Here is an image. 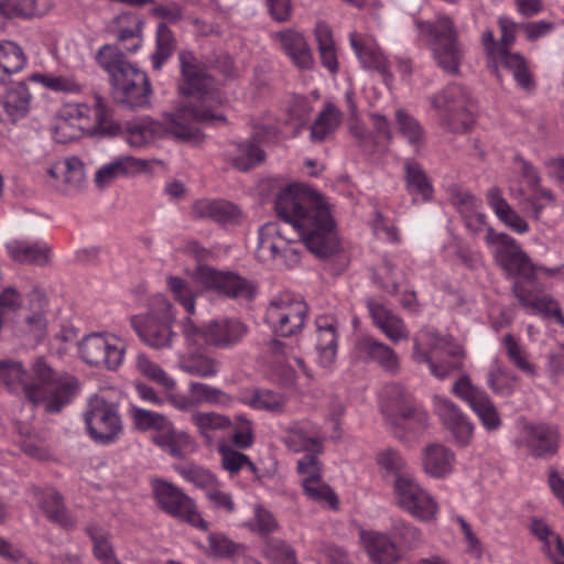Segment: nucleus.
I'll use <instances>...</instances> for the list:
<instances>
[{"label":"nucleus","mask_w":564,"mask_h":564,"mask_svg":"<svg viewBox=\"0 0 564 564\" xmlns=\"http://www.w3.org/2000/svg\"><path fill=\"white\" fill-rule=\"evenodd\" d=\"M167 284L175 299L183 305L185 311L188 314H193L195 312V293L189 284L178 276H170Z\"/></svg>","instance_id":"obj_62"},{"label":"nucleus","mask_w":564,"mask_h":564,"mask_svg":"<svg viewBox=\"0 0 564 564\" xmlns=\"http://www.w3.org/2000/svg\"><path fill=\"white\" fill-rule=\"evenodd\" d=\"M231 443L238 449H247L254 443V433L252 422L245 415L235 416L232 421Z\"/></svg>","instance_id":"obj_56"},{"label":"nucleus","mask_w":564,"mask_h":564,"mask_svg":"<svg viewBox=\"0 0 564 564\" xmlns=\"http://www.w3.org/2000/svg\"><path fill=\"white\" fill-rule=\"evenodd\" d=\"M263 553L273 564H297L295 552L280 539L268 538Z\"/></svg>","instance_id":"obj_58"},{"label":"nucleus","mask_w":564,"mask_h":564,"mask_svg":"<svg viewBox=\"0 0 564 564\" xmlns=\"http://www.w3.org/2000/svg\"><path fill=\"white\" fill-rule=\"evenodd\" d=\"M130 412L134 427L142 432L153 430L162 433L172 423L165 415L141 408L132 406Z\"/></svg>","instance_id":"obj_48"},{"label":"nucleus","mask_w":564,"mask_h":564,"mask_svg":"<svg viewBox=\"0 0 564 564\" xmlns=\"http://www.w3.org/2000/svg\"><path fill=\"white\" fill-rule=\"evenodd\" d=\"M95 131L104 137L122 134V127L112 119L113 111L100 95L94 96Z\"/></svg>","instance_id":"obj_46"},{"label":"nucleus","mask_w":564,"mask_h":564,"mask_svg":"<svg viewBox=\"0 0 564 564\" xmlns=\"http://www.w3.org/2000/svg\"><path fill=\"white\" fill-rule=\"evenodd\" d=\"M512 292L519 303L531 312L561 315V311L555 302L547 296H540L536 293L535 281L529 283L523 279H517L513 283Z\"/></svg>","instance_id":"obj_27"},{"label":"nucleus","mask_w":564,"mask_h":564,"mask_svg":"<svg viewBox=\"0 0 564 564\" xmlns=\"http://www.w3.org/2000/svg\"><path fill=\"white\" fill-rule=\"evenodd\" d=\"M152 491L159 507L172 517L207 530V522L197 512L194 501L182 489L163 479L152 480Z\"/></svg>","instance_id":"obj_15"},{"label":"nucleus","mask_w":564,"mask_h":564,"mask_svg":"<svg viewBox=\"0 0 564 564\" xmlns=\"http://www.w3.org/2000/svg\"><path fill=\"white\" fill-rule=\"evenodd\" d=\"M318 362L322 367H329L336 358L337 334L333 318L321 316L316 319Z\"/></svg>","instance_id":"obj_32"},{"label":"nucleus","mask_w":564,"mask_h":564,"mask_svg":"<svg viewBox=\"0 0 564 564\" xmlns=\"http://www.w3.org/2000/svg\"><path fill=\"white\" fill-rule=\"evenodd\" d=\"M284 444L293 452H323L321 429L310 422H297L288 427Z\"/></svg>","instance_id":"obj_23"},{"label":"nucleus","mask_w":564,"mask_h":564,"mask_svg":"<svg viewBox=\"0 0 564 564\" xmlns=\"http://www.w3.org/2000/svg\"><path fill=\"white\" fill-rule=\"evenodd\" d=\"M360 540L375 564H398L401 561V551L388 534L361 530Z\"/></svg>","instance_id":"obj_21"},{"label":"nucleus","mask_w":564,"mask_h":564,"mask_svg":"<svg viewBox=\"0 0 564 564\" xmlns=\"http://www.w3.org/2000/svg\"><path fill=\"white\" fill-rule=\"evenodd\" d=\"M382 412L390 423L414 435L423 433L429 424V415L400 383L387 384L383 389Z\"/></svg>","instance_id":"obj_7"},{"label":"nucleus","mask_w":564,"mask_h":564,"mask_svg":"<svg viewBox=\"0 0 564 564\" xmlns=\"http://www.w3.org/2000/svg\"><path fill=\"white\" fill-rule=\"evenodd\" d=\"M394 492L399 506L412 516L421 520H430L435 516V501L411 475L394 479Z\"/></svg>","instance_id":"obj_18"},{"label":"nucleus","mask_w":564,"mask_h":564,"mask_svg":"<svg viewBox=\"0 0 564 564\" xmlns=\"http://www.w3.org/2000/svg\"><path fill=\"white\" fill-rule=\"evenodd\" d=\"M367 307L373 324L392 341L399 343L409 338V332L403 321L393 314L382 303L369 299Z\"/></svg>","instance_id":"obj_24"},{"label":"nucleus","mask_w":564,"mask_h":564,"mask_svg":"<svg viewBox=\"0 0 564 564\" xmlns=\"http://www.w3.org/2000/svg\"><path fill=\"white\" fill-rule=\"evenodd\" d=\"M464 357L465 354L462 346L446 336L432 335L430 352L422 350L417 341H415L413 348V359L416 362L427 364L431 373L440 380H444L452 373L460 371Z\"/></svg>","instance_id":"obj_9"},{"label":"nucleus","mask_w":564,"mask_h":564,"mask_svg":"<svg viewBox=\"0 0 564 564\" xmlns=\"http://www.w3.org/2000/svg\"><path fill=\"white\" fill-rule=\"evenodd\" d=\"M30 302L33 306V313L25 316L24 323L28 332L34 334L36 337H42L46 330V318L44 315L45 296L39 291H33L29 294Z\"/></svg>","instance_id":"obj_49"},{"label":"nucleus","mask_w":564,"mask_h":564,"mask_svg":"<svg viewBox=\"0 0 564 564\" xmlns=\"http://www.w3.org/2000/svg\"><path fill=\"white\" fill-rule=\"evenodd\" d=\"M435 412L444 429L451 434L452 441L459 447L470 444L475 425L453 401L440 395L434 397Z\"/></svg>","instance_id":"obj_19"},{"label":"nucleus","mask_w":564,"mask_h":564,"mask_svg":"<svg viewBox=\"0 0 564 564\" xmlns=\"http://www.w3.org/2000/svg\"><path fill=\"white\" fill-rule=\"evenodd\" d=\"M152 441L175 458H184L195 449V442L191 435L175 430L172 423L162 433L153 435Z\"/></svg>","instance_id":"obj_33"},{"label":"nucleus","mask_w":564,"mask_h":564,"mask_svg":"<svg viewBox=\"0 0 564 564\" xmlns=\"http://www.w3.org/2000/svg\"><path fill=\"white\" fill-rule=\"evenodd\" d=\"M517 376L509 372L499 361L495 362V366L488 373V386L499 395H511L514 391Z\"/></svg>","instance_id":"obj_51"},{"label":"nucleus","mask_w":564,"mask_h":564,"mask_svg":"<svg viewBox=\"0 0 564 564\" xmlns=\"http://www.w3.org/2000/svg\"><path fill=\"white\" fill-rule=\"evenodd\" d=\"M188 393L193 397L196 406L207 403L229 406L232 398L225 391L202 382H191Z\"/></svg>","instance_id":"obj_47"},{"label":"nucleus","mask_w":564,"mask_h":564,"mask_svg":"<svg viewBox=\"0 0 564 564\" xmlns=\"http://www.w3.org/2000/svg\"><path fill=\"white\" fill-rule=\"evenodd\" d=\"M341 117V112L333 104H326L311 126L312 141L326 140L339 127Z\"/></svg>","instance_id":"obj_42"},{"label":"nucleus","mask_w":564,"mask_h":564,"mask_svg":"<svg viewBox=\"0 0 564 564\" xmlns=\"http://www.w3.org/2000/svg\"><path fill=\"white\" fill-rule=\"evenodd\" d=\"M247 332V326L235 318L212 319L202 325L189 316L182 321V335L188 346L230 348L241 341Z\"/></svg>","instance_id":"obj_6"},{"label":"nucleus","mask_w":564,"mask_h":564,"mask_svg":"<svg viewBox=\"0 0 564 564\" xmlns=\"http://www.w3.org/2000/svg\"><path fill=\"white\" fill-rule=\"evenodd\" d=\"M455 463V454L445 445L433 443L423 452V469L435 478H443L452 473Z\"/></svg>","instance_id":"obj_30"},{"label":"nucleus","mask_w":564,"mask_h":564,"mask_svg":"<svg viewBox=\"0 0 564 564\" xmlns=\"http://www.w3.org/2000/svg\"><path fill=\"white\" fill-rule=\"evenodd\" d=\"M285 398L276 392L265 389L256 390L245 403L256 410H265L273 413L283 412L285 406Z\"/></svg>","instance_id":"obj_50"},{"label":"nucleus","mask_w":564,"mask_h":564,"mask_svg":"<svg viewBox=\"0 0 564 564\" xmlns=\"http://www.w3.org/2000/svg\"><path fill=\"white\" fill-rule=\"evenodd\" d=\"M525 443L530 453L535 457L547 458L558 449V432L547 424L527 425Z\"/></svg>","instance_id":"obj_25"},{"label":"nucleus","mask_w":564,"mask_h":564,"mask_svg":"<svg viewBox=\"0 0 564 564\" xmlns=\"http://www.w3.org/2000/svg\"><path fill=\"white\" fill-rule=\"evenodd\" d=\"M285 54L300 69H311L314 64L311 48L304 36L293 30H285L276 34Z\"/></svg>","instance_id":"obj_31"},{"label":"nucleus","mask_w":564,"mask_h":564,"mask_svg":"<svg viewBox=\"0 0 564 564\" xmlns=\"http://www.w3.org/2000/svg\"><path fill=\"white\" fill-rule=\"evenodd\" d=\"M147 167L142 160L130 155L120 156L112 162L101 166L95 175V184L99 188H106L119 176L134 174Z\"/></svg>","instance_id":"obj_29"},{"label":"nucleus","mask_w":564,"mask_h":564,"mask_svg":"<svg viewBox=\"0 0 564 564\" xmlns=\"http://www.w3.org/2000/svg\"><path fill=\"white\" fill-rule=\"evenodd\" d=\"M31 99L25 83H14L0 97V108L3 109L7 120L15 123L28 115Z\"/></svg>","instance_id":"obj_28"},{"label":"nucleus","mask_w":564,"mask_h":564,"mask_svg":"<svg viewBox=\"0 0 564 564\" xmlns=\"http://www.w3.org/2000/svg\"><path fill=\"white\" fill-rule=\"evenodd\" d=\"M303 488L305 494L315 501H325L332 508L337 506V497L335 492L322 481L319 474L307 476L303 480Z\"/></svg>","instance_id":"obj_54"},{"label":"nucleus","mask_w":564,"mask_h":564,"mask_svg":"<svg viewBox=\"0 0 564 564\" xmlns=\"http://www.w3.org/2000/svg\"><path fill=\"white\" fill-rule=\"evenodd\" d=\"M181 64L182 80L180 91L189 97L187 105L203 109V105L212 106L214 113H219L216 108L221 104V96L217 89L216 82L207 73V68H215L225 78H234L237 69L232 58L226 53L214 54L206 62L198 61L189 51H182L178 55Z\"/></svg>","instance_id":"obj_5"},{"label":"nucleus","mask_w":564,"mask_h":564,"mask_svg":"<svg viewBox=\"0 0 564 564\" xmlns=\"http://www.w3.org/2000/svg\"><path fill=\"white\" fill-rule=\"evenodd\" d=\"M39 503L52 522H55L63 528L74 527L73 520L66 513L62 496L55 490L50 489L42 492Z\"/></svg>","instance_id":"obj_45"},{"label":"nucleus","mask_w":564,"mask_h":564,"mask_svg":"<svg viewBox=\"0 0 564 564\" xmlns=\"http://www.w3.org/2000/svg\"><path fill=\"white\" fill-rule=\"evenodd\" d=\"M171 308L172 305L163 301L161 316L153 311L144 317L142 323H139L135 317L131 319L132 326L139 337L153 349L170 348L176 336L172 330L174 316Z\"/></svg>","instance_id":"obj_16"},{"label":"nucleus","mask_w":564,"mask_h":564,"mask_svg":"<svg viewBox=\"0 0 564 564\" xmlns=\"http://www.w3.org/2000/svg\"><path fill=\"white\" fill-rule=\"evenodd\" d=\"M392 535L403 545L414 547L421 542L420 531L402 519H392Z\"/></svg>","instance_id":"obj_64"},{"label":"nucleus","mask_w":564,"mask_h":564,"mask_svg":"<svg viewBox=\"0 0 564 564\" xmlns=\"http://www.w3.org/2000/svg\"><path fill=\"white\" fill-rule=\"evenodd\" d=\"M135 367L140 373L153 382L162 386L167 391H171L176 387L175 380L169 377L167 373L158 364L151 361L143 354L138 355Z\"/></svg>","instance_id":"obj_52"},{"label":"nucleus","mask_w":564,"mask_h":564,"mask_svg":"<svg viewBox=\"0 0 564 564\" xmlns=\"http://www.w3.org/2000/svg\"><path fill=\"white\" fill-rule=\"evenodd\" d=\"M405 183L412 195H420L423 200H430L433 195V186L421 164L414 160L404 162Z\"/></svg>","instance_id":"obj_41"},{"label":"nucleus","mask_w":564,"mask_h":564,"mask_svg":"<svg viewBox=\"0 0 564 564\" xmlns=\"http://www.w3.org/2000/svg\"><path fill=\"white\" fill-rule=\"evenodd\" d=\"M63 180L61 183L52 184V187L67 195L73 191H78L85 182V171L83 162L76 158H67L63 161Z\"/></svg>","instance_id":"obj_44"},{"label":"nucleus","mask_w":564,"mask_h":564,"mask_svg":"<svg viewBox=\"0 0 564 564\" xmlns=\"http://www.w3.org/2000/svg\"><path fill=\"white\" fill-rule=\"evenodd\" d=\"M94 543V554L102 564H121L113 552V547L108 539L95 527L87 528Z\"/></svg>","instance_id":"obj_59"},{"label":"nucleus","mask_w":564,"mask_h":564,"mask_svg":"<svg viewBox=\"0 0 564 564\" xmlns=\"http://www.w3.org/2000/svg\"><path fill=\"white\" fill-rule=\"evenodd\" d=\"M275 210L285 225L267 223L260 228L256 250L259 261L293 269L301 262L302 242L321 259L338 252L334 221L316 191L290 185L278 194Z\"/></svg>","instance_id":"obj_1"},{"label":"nucleus","mask_w":564,"mask_h":564,"mask_svg":"<svg viewBox=\"0 0 564 564\" xmlns=\"http://www.w3.org/2000/svg\"><path fill=\"white\" fill-rule=\"evenodd\" d=\"M174 48L175 40L172 31L165 23H160L156 31V51L152 56L154 69L158 70L162 67Z\"/></svg>","instance_id":"obj_53"},{"label":"nucleus","mask_w":564,"mask_h":564,"mask_svg":"<svg viewBox=\"0 0 564 564\" xmlns=\"http://www.w3.org/2000/svg\"><path fill=\"white\" fill-rule=\"evenodd\" d=\"M191 421L208 445L214 443L216 432L229 430L232 425L229 416L217 412L195 411L191 415Z\"/></svg>","instance_id":"obj_38"},{"label":"nucleus","mask_w":564,"mask_h":564,"mask_svg":"<svg viewBox=\"0 0 564 564\" xmlns=\"http://www.w3.org/2000/svg\"><path fill=\"white\" fill-rule=\"evenodd\" d=\"M433 105L444 111L442 124L451 132H467L475 122L469 109L468 91L462 85L447 86L441 95L434 98Z\"/></svg>","instance_id":"obj_12"},{"label":"nucleus","mask_w":564,"mask_h":564,"mask_svg":"<svg viewBox=\"0 0 564 564\" xmlns=\"http://www.w3.org/2000/svg\"><path fill=\"white\" fill-rule=\"evenodd\" d=\"M10 257L20 263L44 267L51 260V248L41 242L14 241L7 246Z\"/></svg>","instance_id":"obj_36"},{"label":"nucleus","mask_w":564,"mask_h":564,"mask_svg":"<svg viewBox=\"0 0 564 564\" xmlns=\"http://www.w3.org/2000/svg\"><path fill=\"white\" fill-rule=\"evenodd\" d=\"M217 448L221 458L220 463L223 468L231 476L237 475L240 470L247 468L256 476V478H260L258 467L246 454L232 448L225 441H221Z\"/></svg>","instance_id":"obj_43"},{"label":"nucleus","mask_w":564,"mask_h":564,"mask_svg":"<svg viewBox=\"0 0 564 564\" xmlns=\"http://www.w3.org/2000/svg\"><path fill=\"white\" fill-rule=\"evenodd\" d=\"M196 280L207 289L216 290L229 297L250 300L254 295V286L247 279L232 273L220 272L208 267L197 270Z\"/></svg>","instance_id":"obj_20"},{"label":"nucleus","mask_w":564,"mask_h":564,"mask_svg":"<svg viewBox=\"0 0 564 564\" xmlns=\"http://www.w3.org/2000/svg\"><path fill=\"white\" fill-rule=\"evenodd\" d=\"M498 65L510 70L513 78L523 89H531L534 86L532 76L529 72L528 63L519 53H511L509 50L500 48L497 55V63L492 66V70L498 78Z\"/></svg>","instance_id":"obj_35"},{"label":"nucleus","mask_w":564,"mask_h":564,"mask_svg":"<svg viewBox=\"0 0 564 564\" xmlns=\"http://www.w3.org/2000/svg\"><path fill=\"white\" fill-rule=\"evenodd\" d=\"M376 460L380 470L387 475L394 476V479L400 476H410L405 471L406 464L404 459L397 451L392 448L380 451L377 454Z\"/></svg>","instance_id":"obj_57"},{"label":"nucleus","mask_w":564,"mask_h":564,"mask_svg":"<svg viewBox=\"0 0 564 564\" xmlns=\"http://www.w3.org/2000/svg\"><path fill=\"white\" fill-rule=\"evenodd\" d=\"M433 35V53L437 65L451 75L459 72L463 51L458 43V32L453 20L440 14L430 28Z\"/></svg>","instance_id":"obj_13"},{"label":"nucleus","mask_w":564,"mask_h":564,"mask_svg":"<svg viewBox=\"0 0 564 564\" xmlns=\"http://www.w3.org/2000/svg\"><path fill=\"white\" fill-rule=\"evenodd\" d=\"M350 44L364 67L380 72L386 80L391 78L388 63L380 48L372 41L361 39L357 33H351Z\"/></svg>","instance_id":"obj_34"},{"label":"nucleus","mask_w":564,"mask_h":564,"mask_svg":"<svg viewBox=\"0 0 564 564\" xmlns=\"http://www.w3.org/2000/svg\"><path fill=\"white\" fill-rule=\"evenodd\" d=\"M203 109L194 105L181 104L175 111L165 112L163 121H156L149 117L129 121L126 123L122 133L130 147L142 148L154 141L172 135L182 142L198 144L204 137L197 128L198 123L219 126L226 123L223 113H214L212 106L203 105Z\"/></svg>","instance_id":"obj_3"},{"label":"nucleus","mask_w":564,"mask_h":564,"mask_svg":"<svg viewBox=\"0 0 564 564\" xmlns=\"http://www.w3.org/2000/svg\"><path fill=\"white\" fill-rule=\"evenodd\" d=\"M307 313L308 306L301 296L282 293L270 302L265 321L276 335L289 337L302 329Z\"/></svg>","instance_id":"obj_10"},{"label":"nucleus","mask_w":564,"mask_h":564,"mask_svg":"<svg viewBox=\"0 0 564 564\" xmlns=\"http://www.w3.org/2000/svg\"><path fill=\"white\" fill-rule=\"evenodd\" d=\"M195 219H210L219 224H235L240 210L234 204L223 199H198L192 206Z\"/></svg>","instance_id":"obj_26"},{"label":"nucleus","mask_w":564,"mask_h":564,"mask_svg":"<svg viewBox=\"0 0 564 564\" xmlns=\"http://www.w3.org/2000/svg\"><path fill=\"white\" fill-rule=\"evenodd\" d=\"M452 204L463 218L479 210L481 202L473 194L458 187L452 188Z\"/></svg>","instance_id":"obj_63"},{"label":"nucleus","mask_w":564,"mask_h":564,"mask_svg":"<svg viewBox=\"0 0 564 564\" xmlns=\"http://www.w3.org/2000/svg\"><path fill=\"white\" fill-rule=\"evenodd\" d=\"M180 368L191 376L213 378L219 372V361L203 352H192L181 358Z\"/></svg>","instance_id":"obj_40"},{"label":"nucleus","mask_w":564,"mask_h":564,"mask_svg":"<svg viewBox=\"0 0 564 564\" xmlns=\"http://www.w3.org/2000/svg\"><path fill=\"white\" fill-rule=\"evenodd\" d=\"M142 25L134 18L131 28L119 31L117 45L106 44L96 54L98 65L109 75L113 100L131 109L147 106L151 94L145 73L127 61L122 52L135 53L140 48Z\"/></svg>","instance_id":"obj_2"},{"label":"nucleus","mask_w":564,"mask_h":564,"mask_svg":"<svg viewBox=\"0 0 564 564\" xmlns=\"http://www.w3.org/2000/svg\"><path fill=\"white\" fill-rule=\"evenodd\" d=\"M486 242L495 247V257L498 264L506 271L509 276L523 279L529 283L536 280V271H544L553 275L560 269H546L535 267L529 256L521 250L516 240L503 232H496L488 227L486 230Z\"/></svg>","instance_id":"obj_8"},{"label":"nucleus","mask_w":564,"mask_h":564,"mask_svg":"<svg viewBox=\"0 0 564 564\" xmlns=\"http://www.w3.org/2000/svg\"><path fill=\"white\" fill-rule=\"evenodd\" d=\"M83 416L89 436L97 443L115 442L122 432L117 406L99 395L88 400Z\"/></svg>","instance_id":"obj_11"},{"label":"nucleus","mask_w":564,"mask_h":564,"mask_svg":"<svg viewBox=\"0 0 564 564\" xmlns=\"http://www.w3.org/2000/svg\"><path fill=\"white\" fill-rule=\"evenodd\" d=\"M503 346L507 351L509 360L522 372L534 375V366L528 360V356L523 348L517 343L511 334L503 337Z\"/></svg>","instance_id":"obj_60"},{"label":"nucleus","mask_w":564,"mask_h":564,"mask_svg":"<svg viewBox=\"0 0 564 564\" xmlns=\"http://www.w3.org/2000/svg\"><path fill=\"white\" fill-rule=\"evenodd\" d=\"M356 350L361 358L377 364L388 373L395 375L400 370V359L395 351L371 336L359 338Z\"/></svg>","instance_id":"obj_22"},{"label":"nucleus","mask_w":564,"mask_h":564,"mask_svg":"<svg viewBox=\"0 0 564 564\" xmlns=\"http://www.w3.org/2000/svg\"><path fill=\"white\" fill-rule=\"evenodd\" d=\"M32 371V380L23 382L25 371L22 364L12 359H1L0 384L10 391L22 384L24 395L32 404H43L45 411L53 414L59 413L78 392V381L75 377L55 372L43 358L35 360Z\"/></svg>","instance_id":"obj_4"},{"label":"nucleus","mask_w":564,"mask_h":564,"mask_svg":"<svg viewBox=\"0 0 564 564\" xmlns=\"http://www.w3.org/2000/svg\"><path fill=\"white\" fill-rule=\"evenodd\" d=\"M79 350L86 364L115 371L123 362L126 343L113 334L94 333L84 337Z\"/></svg>","instance_id":"obj_14"},{"label":"nucleus","mask_w":564,"mask_h":564,"mask_svg":"<svg viewBox=\"0 0 564 564\" xmlns=\"http://www.w3.org/2000/svg\"><path fill=\"white\" fill-rule=\"evenodd\" d=\"M240 154L232 159V165L239 171H248L264 159V152L253 143L239 145Z\"/></svg>","instance_id":"obj_61"},{"label":"nucleus","mask_w":564,"mask_h":564,"mask_svg":"<svg viewBox=\"0 0 564 564\" xmlns=\"http://www.w3.org/2000/svg\"><path fill=\"white\" fill-rule=\"evenodd\" d=\"M486 197L489 206L495 210L497 217L502 223L519 234L528 231V223L511 208L508 202L502 197L500 188H489Z\"/></svg>","instance_id":"obj_37"},{"label":"nucleus","mask_w":564,"mask_h":564,"mask_svg":"<svg viewBox=\"0 0 564 564\" xmlns=\"http://www.w3.org/2000/svg\"><path fill=\"white\" fill-rule=\"evenodd\" d=\"M452 392L470 406L487 431L500 427L501 417L496 405L486 391L471 383L467 375H462L455 381Z\"/></svg>","instance_id":"obj_17"},{"label":"nucleus","mask_w":564,"mask_h":564,"mask_svg":"<svg viewBox=\"0 0 564 564\" xmlns=\"http://www.w3.org/2000/svg\"><path fill=\"white\" fill-rule=\"evenodd\" d=\"M395 123L399 133L406 140L409 145L419 153L425 145V131L421 123L405 109L395 111Z\"/></svg>","instance_id":"obj_39"},{"label":"nucleus","mask_w":564,"mask_h":564,"mask_svg":"<svg viewBox=\"0 0 564 564\" xmlns=\"http://www.w3.org/2000/svg\"><path fill=\"white\" fill-rule=\"evenodd\" d=\"M26 57L23 50L14 42H0V65L8 72L15 74L23 69Z\"/></svg>","instance_id":"obj_55"}]
</instances>
